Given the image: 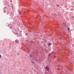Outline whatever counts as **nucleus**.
<instances>
[{
	"label": "nucleus",
	"mask_w": 74,
	"mask_h": 74,
	"mask_svg": "<svg viewBox=\"0 0 74 74\" xmlns=\"http://www.w3.org/2000/svg\"><path fill=\"white\" fill-rule=\"evenodd\" d=\"M32 63H33V64H34V63H35V62H33V61H32Z\"/></svg>",
	"instance_id": "nucleus-7"
},
{
	"label": "nucleus",
	"mask_w": 74,
	"mask_h": 74,
	"mask_svg": "<svg viewBox=\"0 0 74 74\" xmlns=\"http://www.w3.org/2000/svg\"><path fill=\"white\" fill-rule=\"evenodd\" d=\"M51 43H49V44H48V45L49 46L50 45H51Z\"/></svg>",
	"instance_id": "nucleus-5"
},
{
	"label": "nucleus",
	"mask_w": 74,
	"mask_h": 74,
	"mask_svg": "<svg viewBox=\"0 0 74 74\" xmlns=\"http://www.w3.org/2000/svg\"><path fill=\"white\" fill-rule=\"evenodd\" d=\"M56 6H57V7H59V5L58 4H57V5H56Z\"/></svg>",
	"instance_id": "nucleus-6"
},
{
	"label": "nucleus",
	"mask_w": 74,
	"mask_h": 74,
	"mask_svg": "<svg viewBox=\"0 0 74 74\" xmlns=\"http://www.w3.org/2000/svg\"><path fill=\"white\" fill-rule=\"evenodd\" d=\"M1 58V55H0V58Z\"/></svg>",
	"instance_id": "nucleus-8"
},
{
	"label": "nucleus",
	"mask_w": 74,
	"mask_h": 74,
	"mask_svg": "<svg viewBox=\"0 0 74 74\" xmlns=\"http://www.w3.org/2000/svg\"><path fill=\"white\" fill-rule=\"evenodd\" d=\"M10 1V2H12V1L11 0V1Z\"/></svg>",
	"instance_id": "nucleus-10"
},
{
	"label": "nucleus",
	"mask_w": 74,
	"mask_h": 74,
	"mask_svg": "<svg viewBox=\"0 0 74 74\" xmlns=\"http://www.w3.org/2000/svg\"><path fill=\"white\" fill-rule=\"evenodd\" d=\"M63 25L65 26H66V23H64Z\"/></svg>",
	"instance_id": "nucleus-4"
},
{
	"label": "nucleus",
	"mask_w": 74,
	"mask_h": 74,
	"mask_svg": "<svg viewBox=\"0 0 74 74\" xmlns=\"http://www.w3.org/2000/svg\"><path fill=\"white\" fill-rule=\"evenodd\" d=\"M26 35H27V34H26Z\"/></svg>",
	"instance_id": "nucleus-11"
},
{
	"label": "nucleus",
	"mask_w": 74,
	"mask_h": 74,
	"mask_svg": "<svg viewBox=\"0 0 74 74\" xmlns=\"http://www.w3.org/2000/svg\"><path fill=\"white\" fill-rule=\"evenodd\" d=\"M45 69L47 71H49V67H46Z\"/></svg>",
	"instance_id": "nucleus-2"
},
{
	"label": "nucleus",
	"mask_w": 74,
	"mask_h": 74,
	"mask_svg": "<svg viewBox=\"0 0 74 74\" xmlns=\"http://www.w3.org/2000/svg\"><path fill=\"white\" fill-rule=\"evenodd\" d=\"M67 29H68V30L69 32V31H70V28H69V27H68Z\"/></svg>",
	"instance_id": "nucleus-3"
},
{
	"label": "nucleus",
	"mask_w": 74,
	"mask_h": 74,
	"mask_svg": "<svg viewBox=\"0 0 74 74\" xmlns=\"http://www.w3.org/2000/svg\"><path fill=\"white\" fill-rule=\"evenodd\" d=\"M49 57H50V54H49Z\"/></svg>",
	"instance_id": "nucleus-9"
},
{
	"label": "nucleus",
	"mask_w": 74,
	"mask_h": 74,
	"mask_svg": "<svg viewBox=\"0 0 74 74\" xmlns=\"http://www.w3.org/2000/svg\"><path fill=\"white\" fill-rule=\"evenodd\" d=\"M36 61L37 62V61L36 60Z\"/></svg>",
	"instance_id": "nucleus-12"
},
{
	"label": "nucleus",
	"mask_w": 74,
	"mask_h": 74,
	"mask_svg": "<svg viewBox=\"0 0 74 74\" xmlns=\"http://www.w3.org/2000/svg\"><path fill=\"white\" fill-rule=\"evenodd\" d=\"M15 42L16 43V44H18L19 43V41L18 40H16L15 41Z\"/></svg>",
	"instance_id": "nucleus-1"
}]
</instances>
